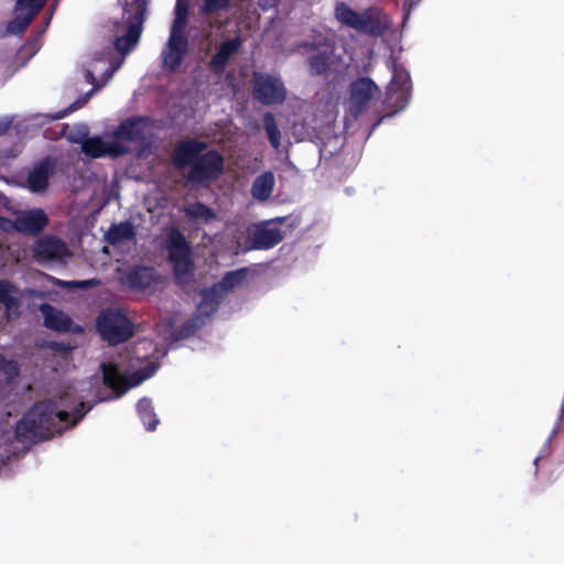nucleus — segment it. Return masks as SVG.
<instances>
[{"label": "nucleus", "instance_id": "f257e3e1", "mask_svg": "<svg viewBox=\"0 0 564 564\" xmlns=\"http://www.w3.org/2000/svg\"><path fill=\"white\" fill-rule=\"evenodd\" d=\"M145 3L143 0H124L121 21L110 24L111 41L104 47H96L84 63L86 82L93 88L74 104L78 109L93 94L104 87L122 65L126 55L132 51L142 32Z\"/></svg>", "mask_w": 564, "mask_h": 564}, {"label": "nucleus", "instance_id": "f03ea898", "mask_svg": "<svg viewBox=\"0 0 564 564\" xmlns=\"http://www.w3.org/2000/svg\"><path fill=\"white\" fill-rule=\"evenodd\" d=\"M84 402L73 411H58L52 401L36 402L15 424L14 435L19 442L50 440L55 433L77 424L83 417Z\"/></svg>", "mask_w": 564, "mask_h": 564}, {"label": "nucleus", "instance_id": "7ed1b4c3", "mask_svg": "<svg viewBox=\"0 0 564 564\" xmlns=\"http://www.w3.org/2000/svg\"><path fill=\"white\" fill-rule=\"evenodd\" d=\"M209 143H176L172 163L176 170L189 167L186 181L192 185H205L216 181L224 172V158Z\"/></svg>", "mask_w": 564, "mask_h": 564}, {"label": "nucleus", "instance_id": "20e7f679", "mask_svg": "<svg viewBox=\"0 0 564 564\" xmlns=\"http://www.w3.org/2000/svg\"><path fill=\"white\" fill-rule=\"evenodd\" d=\"M167 260L172 265L175 283L187 286L194 281L195 264L192 249L182 231L173 227L166 236Z\"/></svg>", "mask_w": 564, "mask_h": 564}, {"label": "nucleus", "instance_id": "39448f33", "mask_svg": "<svg viewBox=\"0 0 564 564\" xmlns=\"http://www.w3.org/2000/svg\"><path fill=\"white\" fill-rule=\"evenodd\" d=\"M188 0H176L174 20L171 26L170 37L162 52L163 65L173 70L180 66L187 52V39L185 28L187 23Z\"/></svg>", "mask_w": 564, "mask_h": 564}, {"label": "nucleus", "instance_id": "423d86ee", "mask_svg": "<svg viewBox=\"0 0 564 564\" xmlns=\"http://www.w3.org/2000/svg\"><path fill=\"white\" fill-rule=\"evenodd\" d=\"M72 155L69 153L50 154L34 163L28 174L26 183L32 193H41L47 189L50 177L54 174L65 176L72 167Z\"/></svg>", "mask_w": 564, "mask_h": 564}, {"label": "nucleus", "instance_id": "0eeeda50", "mask_svg": "<svg viewBox=\"0 0 564 564\" xmlns=\"http://www.w3.org/2000/svg\"><path fill=\"white\" fill-rule=\"evenodd\" d=\"M96 328L109 345L127 341L133 335V324L120 311L107 308L96 319Z\"/></svg>", "mask_w": 564, "mask_h": 564}, {"label": "nucleus", "instance_id": "6e6552de", "mask_svg": "<svg viewBox=\"0 0 564 564\" xmlns=\"http://www.w3.org/2000/svg\"><path fill=\"white\" fill-rule=\"evenodd\" d=\"M334 14L336 20L345 26L358 32L377 34L381 30L382 13L377 9L357 12L345 2H337Z\"/></svg>", "mask_w": 564, "mask_h": 564}, {"label": "nucleus", "instance_id": "1a4fd4ad", "mask_svg": "<svg viewBox=\"0 0 564 564\" xmlns=\"http://www.w3.org/2000/svg\"><path fill=\"white\" fill-rule=\"evenodd\" d=\"M411 82L409 73L397 65L392 67V79L386 91L384 110L388 115L403 110L410 101Z\"/></svg>", "mask_w": 564, "mask_h": 564}, {"label": "nucleus", "instance_id": "9d476101", "mask_svg": "<svg viewBox=\"0 0 564 564\" xmlns=\"http://www.w3.org/2000/svg\"><path fill=\"white\" fill-rule=\"evenodd\" d=\"M158 366L149 364L144 368L135 370L130 378L121 375L119 368L115 364H102V381L106 387L110 388L119 395L123 394L129 388L140 384L149 379L156 371Z\"/></svg>", "mask_w": 564, "mask_h": 564}, {"label": "nucleus", "instance_id": "9b49d317", "mask_svg": "<svg viewBox=\"0 0 564 564\" xmlns=\"http://www.w3.org/2000/svg\"><path fill=\"white\" fill-rule=\"evenodd\" d=\"M160 124L149 117H132L121 122L113 132L116 141H148Z\"/></svg>", "mask_w": 564, "mask_h": 564}, {"label": "nucleus", "instance_id": "f8f14e48", "mask_svg": "<svg viewBox=\"0 0 564 564\" xmlns=\"http://www.w3.org/2000/svg\"><path fill=\"white\" fill-rule=\"evenodd\" d=\"M253 95L261 104L273 105L285 99L286 90L279 77L256 73L253 76Z\"/></svg>", "mask_w": 564, "mask_h": 564}, {"label": "nucleus", "instance_id": "ddd939ff", "mask_svg": "<svg viewBox=\"0 0 564 564\" xmlns=\"http://www.w3.org/2000/svg\"><path fill=\"white\" fill-rule=\"evenodd\" d=\"M380 96L379 87L369 78H359L350 85L349 112L357 117Z\"/></svg>", "mask_w": 564, "mask_h": 564}, {"label": "nucleus", "instance_id": "4468645a", "mask_svg": "<svg viewBox=\"0 0 564 564\" xmlns=\"http://www.w3.org/2000/svg\"><path fill=\"white\" fill-rule=\"evenodd\" d=\"M48 216L42 208L20 212L12 220V227L22 235L39 236L48 225Z\"/></svg>", "mask_w": 564, "mask_h": 564}, {"label": "nucleus", "instance_id": "2eb2a0df", "mask_svg": "<svg viewBox=\"0 0 564 564\" xmlns=\"http://www.w3.org/2000/svg\"><path fill=\"white\" fill-rule=\"evenodd\" d=\"M32 253L37 262H43L62 260L69 254V251L61 238L46 235L34 242Z\"/></svg>", "mask_w": 564, "mask_h": 564}, {"label": "nucleus", "instance_id": "dca6fc26", "mask_svg": "<svg viewBox=\"0 0 564 564\" xmlns=\"http://www.w3.org/2000/svg\"><path fill=\"white\" fill-rule=\"evenodd\" d=\"M346 145L347 143H321L318 147L321 161H324L329 167L349 169L354 166L356 156Z\"/></svg>", "mask_w": 564, "mask_h": 564}, {"label": "nucleus", "instance_id": "f3484780", "mask_svg": "<svg viewBox=\"0 0 564 564\" xmlns=\"http://www.w3.org/2000/svg\"><path fill=\"white\" fill-rule=\"evenodd\" d=\"M45 0H17L14 19L8 23L7 31L12 34L22 33L34 15L42 9Z\"/></svg>", "mask_w": 564, "mask_h": 564}, {"label": "nucleus", "instance_id": "a211bd4d", "mask_svg": "<svg viewBox=\"0 0 564 564\" xmlns=\"http://www.w3.org/2000/svg\"><path fill=\"white\" fill-rule=\"evenodd\" d=\"M122 284L131 290L143 291L160 281V275L154 267L133 265L123 274Z\"/></svg>", "mask_w": 564, "mask_h": 564}, {"label": "nucleus", "instance_id": "6ab92c4d", "mask_svg": "<svg viewBox=\"0 0 564 564\" xmlns=\"http://www.w3.org/2000/svg\"><path fill=\"white\" fill-rule=\"evenodd\" d=\"M283 240L282 230L270 227L268 223L257 225L251 232V247L253 250H269Z\"/></svg>", "mask_w": 564, "mask_h": 564}, {"label": "nucleus", "instance_id": "aec40b11", "mask_svg": "<svg viewBox=\"0 0 564 564\" xmlns=\"http://www.w3.org/2000/svg\"><path fill=\"white\" fill-rule=\"evenodd\" d=\"M19 289L9 280H0V304L4 307V317L8 322L21 315V300Z\"/></svg>", "mask_w": 564, "mask_h": 564}, {"label": "nucleus", "instance_id": "412c9836", "mask_svg": "<svg viewBox=\"0 0 564 564\" xmlns=\"http://www.w3.org/2000/svg\"><path fill=\"white\" fill-rule=\"evenodd\" d=\"M48 141L65 139V141H101L99 138H89V129L85 123H73L62 126L55 124L51 135H45Z\"/></svg>", "mask_w": 564, "mask_h": 564}, {"label": "nucleus", "instance_id": "4be33fe9", "mask_svg": "<svg viewBox=\"0 0 564 564\" xmlns=\"http://www.w3.org/2000/svg\"><path fill=\"white\" fill-rule=\"evenodd\" d=\"M43 315V325L51 330L66 333L72 329L73 319L63 311L55 308L48 303L40 305Z\"/></svg>", "mask_w": 564, "mask_h": 564}, {"label": "nucleus", "instance_id": "5701e85b", "mask_svg": "<svg viewBox=\"0 0 564 564\" xmlns=\"http://www.w3.org/2000/svg\"><path fill=\"white\" fill-rule=\"evenodd\" d=\"M196 313L203 318H208L218 311L225 296L212 284L208 288L202 289Z\"/></svg>", "mask_w": 564, "mask_h": 564}, {"label": "nucleus", "instance_id": "b1692460", "mask_svg": "<svg viewBox=\"0 0 564 564\" xmlns=\"http://www.w3.org/2000/svg\"><path fill=\"white\" fill-rule=\"evenodd\" d=\"M241 46V40L239 36H236L231 40L223 42L216 54L213 56L210 66L215 73H223L227 66L230 57L238 52Z\"/></svg>", "mask_w": 564, "mask_h": 564}, {"label": "nucleus", "instance_id": "393cba45", "mask_svg": "<svg viewBox=\"0 0 564 564\" xmlns=\"http://www.w3.org/2000/svg\"><path fill=\"white\" fill-rule=\"evenodd\" d=\"M135 235V228L131 221H121L109 227L105 234V240L111 246H117L123 241L134 239Z\"/></svg>", "mask_w": 564, "mask_h": 564}, {"label": "nucleus", "instance_id": "a878e982", "mask_svg": "<svg viewBox=\"0 0 564 564\" xmlns=\"http://www.w3.org/2000/svg\"><path fill=\"white\" fill-rule=\"evenodd\" d=\"M82 152L91 158H100L107 153L120 154L129 149L126 143H79Z\"/></svg>", "mask_w": 564, "mask_h": 564}, {"label": "nucleus", "instance_id": "bb28decb", "mask_svg": "<svg viewBox=\"0 0 564 564\" xmlns=\"http://www.w3.org/2000/svg\"><path fill=\"white\" fill-rule=\"evenodd\" d=\"M248 273V268H240L237 270L228 271L224 274L221 280L217 283H214V285L225 296L226 293L242 284V282H245L247 279Z\"/></svg>", "mask_w": 564, "mask_h": 564}, {"label": "nucleus", "instance_id": "cd10ccee", "mask_svg": "<svg viewBox=\"0 0 564 564\" xmlns=\"http://www.w3.org/2000/svg\"><path fill=\"white\" fill-rule=\"evenodd\" d=\"M273 186V174L271 172H264L253 181L251 187L252 196L258 200H265L271 196Z\"/></svg>", "mask_w": 564, "mask_h": 564}, {"label": "nucleus", "instance_id": "c85d7f7f", "mask_svg": "<svg viewBox=\"0 0 564 564\" xmlns=\"http://www.w3.org/2000/svg\"><path fill=\"white\" fill-rule=\"evenodd\" d=\"M184 214L189 220H200L205 224L216 219L217 215L213 208L208 207L204 203L195 202L184 206Z\"/></svg>", "mask_w": 564, "mask_h": 564}, {"label": "nucleus", "instance_id": "c756f323", "mask_svg": "<svg viewBox=\"0 0 564 564\" xmlns=\"http://www.w3.org/2000/svg\"><path fill=\"white\" fill-rule=\"evenodd\" d=\"M139 416L148 431H154L159 424V419L154 412L151 399L142 398L137 403Z\"/></svg>", "mask_w": 564, "mask_h": 564}, {"label": "nucleus", "instance_id": "7c9ffc66", "mask_svg": "<svg viewBox=\"0 0 564 564\" xmlns=\"http://www.w3.org/2000/svg\"><path fill=\"white\" fill-rule=\"evenodd\" d=\"M333 51V44L326 42L323 47L318 51L317 55H314L310 59L311 70L314 74H323L326 72L329 65V53Z\"/></svg>", "mask_w": 564, "mask_h": 564}, {"label": "nucleus", "instance_id": "2f4dec72", "mask_svg": "<svg viewBox=\"0 0 564 564\" xmlns=\"http://www.w3.org/2000/svg\"><path fill=\"white\" fill-rule=\"evenodd\" d=\"M204 323L203 317L196 313L194 316L186 319L176 330V339H184L193 336L204 325Z\"/></svg>", "mask_w": 564, "mask_h": 564}, {"label": "nucleus", "instance_id": "473e14b6", "mask_svg": "<svg viewBox=\"0 0 564 564\" xmlns=\"http://www.w3.org/2000/svg\"><path fill=\"white\" fill-rule=\"evenodd\" d=\"M0 372H3L9 379H14L19 376L20 368L15 360L0 357Z\"/></svg>", "mask_w": 564, "mask_h": 564}, {"label": "nucleus", "instance_id": "72a5a7b5", "mask_svg": "<svg viewBox=\"0 0 564 564\" xmlns=\"http://www.w3.org/2000/svg\"><path fill=\"white\" fill-rule=\"evenodd\" d=\"M264 128L268 133L269 141H279L280 131L275 124L274 117L271 113H265L263 118Z\"/></svg>", "mask_w": 564, "mask_h": 564}, {"label": "nucleus", "instance_id": "f704fd0d", "mask_svg": "<svg viewBox=\"0 0 564 564\" xmlns=\"http://www.w3.org/2000/svg\"><path fill=\"white\" fill-rule=\"evenodd\" d=\"M46 347L61 355H67L73 350V347L69 344L56 340L47 341Z\"/></svg>", "mask_w": 564, "mask_h": 564}, {"label": "nucleus", "instance_id": "c9c22d12", "mask_svg": "<svg viewBox=\"0 0 564 564\" xmlns=\"http://www.w3.org/2000/svg\"><path fill=\"white\" fill-rule=\"evenodd\" d=\"M229 0H205L203 4V12L209 13L224 9Z\"/></svg>", "mask_w": 564, "mask_h": 564}, {"label": "nucleus", "instance_id": "e433bc0d", "mask_svg": "<svg viewBox=\"0 0 564 564\" xmlns=\"http://www.w3.org/2000/svg\"><path fill=\"white\" fill-rule=\"evenodd\" d=\"M66 285L78 288V289H88V288H95L100 284V281L97 279H89V280H83V281H70L65 282Z\"/></svg>", "mask_w": 564, "mask_h": 564}, {"label": "nucleus", "instance_id": "4c0bfd02", "mask_svg": "<svg viewBox=\"0 0 564 564\" xmlns=\"http://www.w3.org/2000/svg\"><path fill=\"white\" fill-rule=\"evenodd\" d=\"M12 124V119L10 117L0 118V137L3 135Z\"/></svg>", "mask_w": 564, "mask_h": 564}, {"label": "nucleus", "instance_id": "58836bf2", "mask_svg": "<svg viewBox=\"0 0 564 564\" xmlns=\"http://www.w3.org/2000/svg\"><path fill=\"white\" fill-rule=\"evenodd\" d=\"M142 145V150H144L145 148H150L153 143H150V142H147V143H141Z\"/></svg>", "mask_w": 564, "mask_h": 564}, {"label": "nucleus", "instance_id": "ea45409f", "mask_svg": "<svg viewBox=\"0 0 564 564\" xmlns=\"http://www.w3.org/2000/svg\"><path fill=\"white\" fill-rule=\"evenodd\" d=\"M91 406H88L87 410H85V406L83 408L82 412L85 414L87 411H90Z\"/></svg>", "mask_w": 564, "mask_h": 564}, {"label": "nucleus", "instance_id": "a19ab883", "mask_svg": "<svg viewBox=\"0 0 564 564\" xmlns=\"http://www.w3.org/2000/svg\"><path fill=\"white\" fill-rule=\"evenodd\" d=\"M91 406H88L87 410H85V406L83 408L82 412L85 414L87 411H90Z\"/></svg>", "mask_w": 564, "mask_h": 564}, {"label": "nucleus", "instance_id": "79ce46f5", "mask_svg": "<svg viewBox=\"0 0 564 564\" xmlns=\"http://www.w3.org/2000/svg\"><path fill=\"white\" fill-rule=\"evenodd\" d=\"M271 144H272L275 149H278V148H279V145H280V143H278V142H274V143H271Z\"/></svg>", "mask_w": 564, "mask_h": 564}, {"label": "nucleus", "instance_id": "37998d69", "mask_svg": "<svg viewBox=\"0 0 564 564\" xmlns=\"http://www.w3.org/2000/svg\"><path fill=\"white\" fill-rule=\"evenodd\" d=\"M382 23H383L384 25H387V24H388V20H387V18H386V17L383 18V22H382Z\"/></svg>", "mask_w": 564, "mask_h": 564}, {"label": "nucleus", "instance_id": "c03bdc74", "mask_svg": "<svg viewBox=\"0 0 564 564\" xmlns=\"http://www.w3.org/2000/svg\"><path fill=\"white\" fill-rule=\"evenodd\" d=\"M4 198V195L0 192V202Z\"/></svg>", "mask_w": 564, "mask_h": 564}]
</instances>
